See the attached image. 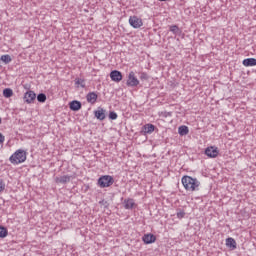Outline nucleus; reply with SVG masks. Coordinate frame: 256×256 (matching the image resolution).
<instances>
[{
    "mask_svg": "<svg viewBox=\"0 0 256 256\" xmlns=\"http://www.w3.org/2000/svg\"><path fill=\"white\" fill-rule=\"evenodd\" d=\"M183 187L189 193L198 192L200 190L201 182L190 175H184L181 179Z\"/></svg>",
    "mask_w": 256,
    "mask_h": 256,
    "instance_id": "nucleus-1",
    "label": "nucleus"
},
{
    "mask_svg": "<svg viewBox=\"0 0 256 256\" xmlns=\"http://www.w3.org/2000/svg\"><path fill=\"white\" fill-rule=\"evenodd\" d=\"M27 152L23 149H17L9 158V161L13 165H19L26 161Z\"/></svg>",
    "mask_w": 256,
    "mask_h": 256,
    "instance_id": "nucleus-2",
    "label": "nucleus"
},
{
    "mask_svg": "<svg viewBox=\"0 0 256 256\" xmlns=\"http://www.w3.org/2000/svg\"><path fill=\"white\" fill-rule=\"evenodd\" d=\"M114 183L113 176L111 175H102L98 180V185L100 188H109Z\"/></svg>",
    "mask_w": 256,
    "mask_h": 256,
    "instance_id": "nucleus-3",
    "label": "nucleus"
},
{
    "mask_svg": "<svg viewBox=\"0 0 256 256\" xmlns=\"http://www.w3.org/2000/svg\"><path fill=\"white\" fill-rule=\"evenodd\" d=\"M126 84L131 88L137 87L140 84V80L137 78L134 71L129 72Z\"/></svg>",
    "mask_w": 256,
    "mask_h": 256,
    "instance_id": "nucleus-4",
    "label": "nucleus"
},
{
    "mask_svg": "<svg viewBox=\"0 0 256 256\" xmlns=\"http://www.w3.org/2000/svg\"><path fill=\"white\" fill-rule=\"evenodd\" d=\"M129 24L134 29H140L141 27H143V20H142V18H140L136 15H133V16H130V18H129Z\"/></svg>",
    "mask_w": 256,
    "mask_h": 256,
    "instance_id": "nucleus-5",
    "label": "nucleus"
},
{
    "mask_svg": "<svg viewBox=\"0 0 256 256\" xmlns=\"http://www.w3.org/2000/svg\"><path fill=\"white\" fill-rule=\"evenodd\" d=\"M205 155L209 158H217L219 155V148L217 146H208L205 149Z\"/></svg>",
    "mask_w": 256,
    "mask_h": 256,
    "instance_id": "nucleus-6",
    "label": "nucleus"
},
{
    "mask_svg": "<svg viewBox=\"0 0 256 256\" xmlns=\"http://www.w3.org/2000/svg\"><path fill=\"white\" fill-rule=\"evenodd\" d=\"M36 100V93L32 90H28L25 94H24V101L27 104H33L34 101Z\"/></svg>",
    "mask_w": 256,
    "mask_h": 256,
    "instance_id": "nucleus-7",
    "label": "nucleus"
},
{
    "mask_svg": "<svg viewBox=\"0 0 256 256\" xmlns=\"http://www.w3.org/2000/svg\"><path fill=\"white\" fill-rule=\"evenodd\" d=\"M110 78H111V80H112L113 82L119 83V82L122 81L123 76H122L121 71H119V70H113V71H111V73H110Z\"/></svg>",
    "mask_w": 256,
    "mask_h": 256,
    "instance_id": "nucleus-8",
    "label": "nucleus"
},
{
    "mask_svg": "<svg viewBox=\"0 0 256 256\" xmlns=\"http://www.w3.org/2000/svg\"><path fill=\"white\" fill-rule=\"evenodd\" d=\"M142 240L146 245L153 244L156 242V236H154L152 233H147L144 234Z\"/></svg>",
    "mask_w": 256,
    "mask_h": 256,
    "instance_id": "nucleus-9",
    "label": "nucleus"
},
{
    "mask_svg": "<svg viewBox=\"0 0 256 256\" xmlns=\"http://www.w3.org/2000/svg\"><path fill=\"white\" fill-rule=\"evenodd\" d=\"M69 107L72 111L77 112L82 108V103L78 100H73L69 103Z\"/></svg>",
    "mask_w": 256,
    "mask_h": 256,
    "instance_id": "nucleus-10",
    "label": "nucleus"
},
{
    "mask_svg": "<svg viewBox=\"0 0 256 256\" xmlns=\"http://www.w3.org/2000/svg\"><path fill=\"white\" fill-rule=\"evenodd\" d=\"M86 98L88 103L94 105L97 102L98 95L95 92H90Z\"/></svg>",
    "mask_w": 256,
    "mask_h": 256,
    "instance_id": "nucleus-11",
    "label": "nucleus"
},
{
    "mask_svg": "<svg viewBox=\"0 0 256 256\" xmlns=\"http://www.w3.org/2000/svg\"><path fill=\"white\" fill-rule=\"evenodd\" d=\"M144 134H152L155 130V126L151 123L145 124L142 128Z\"/></svg>",
    "mask_w": 256,
    "mask_h": 256,
    "instance_id": "nucleus-12",
    "label": "nucleus"
},
{
    "mask_svg": "<svg viewBox=\"0 0 256 256\" xmlns=\"http://www.w3.org/2000/svg\"><path fill=\"white\" fill-rule=\"evenodd\" d=\"M226 246L231 250H235L237 249V242L234 240V238H227Z\"/></svg>",
    "mask_w": 256,
    "mask_h": 256,
    "instance_id": "nucleus-13",
    "label": "nucleus"
},
{
    "mask_svg": "<svg viewBox=\"0 0 256 256\" xmlns=\"http://www.w3.org/2000/svg\"><path fill=\"white\" fill-rule=\"evenodd\" d=\"M243 65L245 67H254L256 66V58H246L243 60Z\"/></svg>",
    "mask_w": 256,
    "mask_h": 256,
    "instance_id": "nucleus-14",
    "label": "nucleus"
},
{
    "mask_svg": "<svg viewBox=\"0 0 256 256\" xmlns=\"http://www.w3.org/2000/svg\"><path fill=\"white\" fill-rule=\"evenodd\" d=\"M71 177L69 175H63L60 177H56V183L65 184L70 182Z\"/></svg>",
    "mask_w": 256,
    "mask_h": 256,
    "instance_id": "nucleus-15",
    "label": "nucleus"
},
{
    "mask_svg": "<svg viewBox=\"0 0 256 256\" xmlns=\"http://www.w3.org/2000/svg\"><path fill=\"white\" fill-rule=\"evenodd\" d=\"M178 133L180 134V136H186L189 134V128L186 125H181L178 128Z\"/></svg>",
    "mask_w": 256,
    "mask_h": 256,
    "instance_id": "nucleus-16",
    "label": "nucleus"
},
{
    "mask_svg": "<svg viewBox=\"0 0 256 256\" xmlns=\"http://www.w3.org/2000/svg\"><path fill=\"white\" fill-rule=\"evenodd\" d=\"M125 209H133L135 206L134 199L128 198L124 201Z\"/></svg>",
    "mask_w": 256,
    "mask_h": 256,
    "instance_id": "nucleus-17",
    "label": "nucleus"
},
{
    "mask_svg": "<svg viewBox=\"0 0 256 256\" xmlns=\"http://www.w3.org/2000/svg\"><path fill=\"white\" fill-rule=\"evenodd\" d=\"M95 116L98 120L103 121L105 119V111L104 109H98L95 111Z\"/></svg>",
    "mask_w": 256,
    "mask_h": 256,
    "instance_id": "nucleus-18",
    "label": "nucleus"
},
{
    "mask_svg": "<svg viewBox=\"0 0 256 256\" xmlns=\"http://www.w3.org/2000/svg\"><path fill=\"white\" fill-rule=\"evenodd\" d=\"M8 236V229L2 225H0V238L4 239Z\"/></svg>",
    "mask_w": 256,
    "mask_h": 256,
    "instance_id": "nucleus-19",
    "label": "nucleus"
},
{
    "mask_svg": "<svg viewBox=\"0 0 256 256\" xmlns=\"http://www.w3.org/2000/svg\"><path fill=\"white\" fill-rule=\"evenodd\" d=\"M3 96L7 99L11 98L13 96V90L11 88H5L3 90Z\"/></svg>",
    "mask_w": 256,
    "mask_h": 256,
    "instance_id": "nucleus-20",
    "label": "nucleus"
},
{
    "mask_svg": "<svg viewBox=\"0 0 256 256\" xmlns=\"http://www.w3.org/2000/svg\"><path fill=\"white\" fill-rule=\"evenodd\" d=\"M1 61L5 64H9L12 61V58L10 57V55L5 54L1 56Z\"/></svg>",
    "mask_w": 256,
    "mask_h": 256,
    "instance_id": "nucleus-21",
    "label": "nucleus"
},
{
    "mask_svg": "<svg viewBox=\"0 0 256 256\" xmlns=\"http://www.w3.org/2000/svg\"><path fill=\"white\" fill-rule=\"evenodd\" d=\"M37 100H38V102H40V103H45L46 100H47V97H46V95H45L44 93H40V94H38V96H37Z\"/></svg>",
    "mask_w": 256,
    "mask_h": 256,
    "instance_id": "nucleus-22",
    "label": "nucleus"
},
{
    "mask_svg": "<svg viewBox=\"0 0 256 256\" xmlns=\"http://www.w3.org/2000/svg\"><path fill=\"white\" fill-rule=\"evenodd\" d=\"M75 84H76L78 87L81 86L82 88H84V87H85V80H84V79H81V78H76Z\"/></svg>",
    "mask_w": 256,
    "mask_h": 256,
    "instance_id": "nucleus-23",
    "label": "nucleus"
},
{
    "mask_svg": "<svg viewBox=\"0 0 256 256\" xmlns=\"http://www.w3.org/2000/svg\"><path fill=\"white\" fill-rule=\"evenodd\" d=\"M6 189V184L3 179H0V193H3Z\"/></svg>",
    "mask_w": 256,
    "mask_h": 256,
    "instance_id": "nucleus-24",
    "label": "nucleus"
},
{
    "mask_svg": "<svg viewBox=\"0 0 256 256\" xmlns=\"http://www.w3.org/2000/svg\"><path fill=\"white\" fill-rule=\"evenodd\" d=\"M109 118H110L111 120H116V119L118 118V115H117V113H116L115 111H111V112L109 113Z\"/></svg>",
    "mask_w": 256,
    "mask_h": 256,
    "instance_id": "nucleus-25",
    "label": "nucleus"
},
{
    "mask_svg": "<svg viewBox=\"0 0 256 256\" xmlns=\"http://www.w3.org/2000/svg\"><path fill=\"white\" fill-rule=\"evenodd\" d=\"M170 31L173 32V33H177V32L179 31V28H178V26H176V25H172V26L170 27Z\"/></svg>",
    "mask_w": 256,
    "mask_h": 256,
    "instance_id": "nucleus-26",
    "label": "nucleus"
},
{
    "mask_svg": "<svg viewBox=\"0 0 256 256\" xmlns=\"http://www.w3.org/2000/svg\"><path fill=\"white\" fill-rule=\"evenodd\" d=\"M184 217H185V212L184 211L177 212V218L183 219Z\"/></svg>",
    "mask_w": 256,
    "mask_h": 256,
    "instance_id": "nucleus-27",
    "label": "nucleus"
},
{
    "mask_svg": "<svg viewBox=\"0 0 256 256\" xmlns=\"http://www.w3.org/2000/svg\"><path fill=\"white\" fill-rule=\"evenodd\" d=\"M140 79H141V80H148V75H147V73L143 72V73L141 74V76H140Z\"/></svg>",
    "mask_w": 256,
    "mask_h": 256,
    "instance_id": "nucleus-28",
    "label": "nucleus"
},
{
    "mask_svg": "<svg viewBox=\"0 0 256 256\" xmlns=\"http://www.w3.org/2000/svg\"><path fill=\"white\" fill-rule=\"evenodd\" d=\"M5 136L0 132V144H4Z\"/></svg>",
    "mask_w": 256,
    "mask_h": 256,
    "instance_id": "nucleus-29",
    "label": "nucleus"
},
{
    "mask_svg": "<svg viewBox=\"0 0 256 256\" xmlns=\"http://www.w3.org/2000/svg\"><path fill=\"white\" fill-rule=\"evenodd\" d=\"M160 2H166L167 0H159Z\"/></svg>",
    "mask_w": 256,
    "mask_h": 256,
    "instance_id": "nucleus-30",
    "label": "nucleus"
},
{
    "mask_svg": "<svg viewBox=\"0 0 256 256\" xmlns=\"http://www.w3.org/2000/svg\"><path fill=\"white\" fill-rule=\"evenodd\" d=\"M1 123H2V119H1V116H0V125H1Z\"/></svg>",
    "mask_w": 256,
    "mask_h": 256,
    "instance_id": "nucleus-31",
    "label": "nucleus"
}]
</instances>
